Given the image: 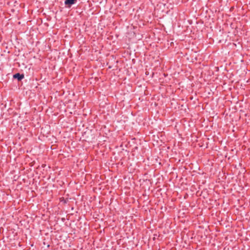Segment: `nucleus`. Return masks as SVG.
Listing matches in <instances>:
<instances>
[{"mask_svg": "<svg viewBox=\"0 0 250 250\" xmlns=\"http://www.w3.org/2000/svg\"><path fill=\"white\" fill-rule=\"evenodd\" d=\"M24 76L23 74H21L20 73H16L13 75V78L17 79L18 81L21 80L24 78Z\"/></svg>", "mask_w": 250, "mask_h": 250, "instance_id": "nucleus-1", "label": "nucleus"}, {"mask_svg": "<svg viewBox=\"0 0 250 250\" xmlns=\"http://www.w3.org/2000/svg\"><path fill=\"white\" fill-rule=\"evenodd\" d=\"M76 2L77 0H65L64 4L66 5H68L69 7H70L72 5L76 3Z\"/></svg>", "mask_w": 250, "mask_h": 250, "instance_id": "nucleus-2", "label": "nucleus"}]
</instances>
